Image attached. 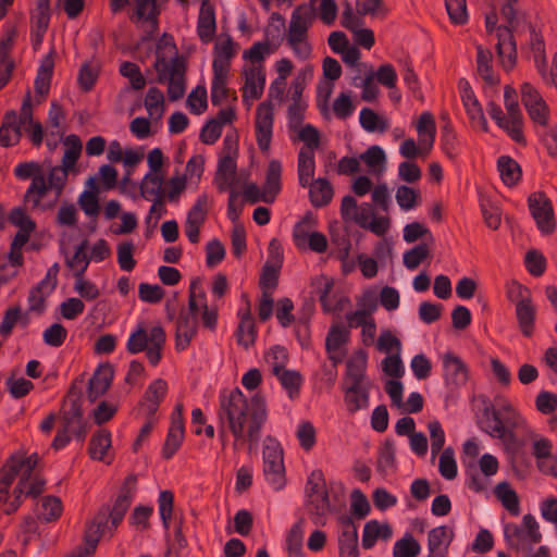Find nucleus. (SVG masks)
I'll use <instances>...</instances> for the list:
<instances>
[{
	"label": "nucleus",
	"instance_id": "nucleus-1",
	"mask_svg": "<svg viewBox=\"0 0 557 557\" xmlns=\"http://www.w3.org/2000/svg\"><path fill=\"white\" fill-rule=\"evenodd\" d=\"M219 418L228 429L236 442H248L257 445L261 437L268 411L265 398L256 393L250 400L236 387L228 395H221Z\"/></svg>",
	"mask_w": 557,
	"mask_h": 557
},
{
	"label": "nucleus",
	"instance_id": "nucleus-2",
	"mask_svg": "<svg viewBox=\"0 0 557 557\" xmlns=\"http://www.w3.org/2000/svg\"><path fill=\"white\" fill-rule=\"evenodd\" d=\"M39 456L24 451L12 454L0 469V484L9 487L18 478L16 487H44L48 481L38 469Z\"/></svg>",
	"mask_w": 557,
	"mask_h": 557
},
{
	"label": "nucleus",
	"instance_id": "nucleus-3",
	"mask_svg": "<svg viewBox=\"0 0 557 557\" xmlns=\"http://www.w3.org/2000/svg\"><path fill=\"white\" fill-rule=\"evenodd\" d=\"M70 172L61 165L52 166L47 178L42 174L28 186L23 203H32V209H51L62 196Z\"/></svg>",
	"mask_w": 557,
	"mask_h": 557
},
{
	"label": "nucleus",
	"instance_id": "nucleus-4",
	"mask_svg": "<svg viewBox=\"0 0 557 557\" xmlns=\"http://www.w3.org/2000/svg\"><path fill=\"white\" fill-rule=\"evenodd\" d=\"M157 72L156 82L168 83V97L170 101H177L183 98L186 90L187 62L183 55L173 57L170 61L159 57L153 63Z\"/></svg>",
	"mask_w": 557,
	"mask_h": 557
},
{
	"label": "nucleus",
	"instance_id": "nucleus-5",
	"mask_svg": "<svg viewBox=\"0 0 557 557\" xmlns=\"http://www.w3.org/2000/svg\"><path fill=\"white\" fill-rule=\"evenodd\" d=\"M504 537L507 545L519 552L530 550L542 541L540 524L535 517L524 515L521 524H504Z\"/></svg>",
	"mask_w": 557,
	"mask_h": 557
},
{
	"label": "nucleus",
	"instance_id": "nucleus-6",
	"mask_svg": "<svg viewBox=\"0 0 557 557\" xmlns=\"http://www.w3.org/2000/svg\"><path fill=\"white\" fill-rule=\"evenodd\" d=\"M314 20L313 9L298 5L292 13L287 41L295 54L307 59L311 53V46L308 42L301 45L308 36V28Z\"/></svg>",
	"mask_w": 557,
	"mask_h": 557
},
{
	"label": "nucleus",
	"instance_id": "nucleus-7",
	"mask_svg": "<svg viewBox=\"0 0 557 557\" xmlns=\"http://www.w3.org/2000/svg\"><path fill=\"white\" fill-rule=\"evenodd\" d=\"M418 146L412 138L405 139L399 148V152L407 159H414L419 154L426 156L431 151L436 134V124L431 112H423L418 121Z\"/></svg>",
	"mask_w": 557,
	"mask_h": 557
},
{
	"label": "nucleus",
	"instance_id": "nucleus-8",
	"mask_svg": "<svg viewBox=\"0 0 557 557\" xmlns=\"http://www.w3.org/2000/svg\"><path fill=\"white\" fill-rule=\"evenodd\" d=\"M528 206L537 228L544 235H549L556 230V220L550 199L544 191L532 193L528 197Z\"/></svg>",
	"mask_w": 557,
	"mask_h": 557
},
{
	"label": "nucleus",
	"instance_id": "nucleus-9",
	"mask_svg": "<svg viewBox=\"0 0 557 557\" xmlns=\"http://www.w3.org/2000/svg\"><path fill=\"white\" fill-rule=\"evenodd\" d=\"M507 25H500L497 30L496 52L500 59L502 65L505 71H510L517 63V45L513 37V32L518 27L517 10L515 9V20L510 22L506 20Z\"/></svg>",
	"mask_w": 557,
	"mask_h": 557
},
{
	"label": "nucleus",
	"instance_id": "nucleus-10",
	"mask_svg": "<svg viewBox=\"0 0 557 557\" xmlns=\"http://www.w3.org/2000/svg\"><path fill=\"white\" fill-rule=\"evenodd\" d=\"M274 362L272 363V372L278 379L282 386L287 391L289 398L294 399L300 393L302 384V375L296 370L285 369V361L288 358L287 351L282 346H275L271 349Z\"/></svg>",
	"mask_w": 557,
	"mask_h": 557
},
{
	"label": "nucleus",
	"instance_id": "nucleus-11",
	"mask_svg": "<svg viewBox=\"0 0 557 557\" xmlns=\"http://www.w3.org/2000/svg\"><path fill=\"white\" fill-rule=\"evenodd\" d=\"M274 108L271 100L258 104L256 110V139L261 152H268L272 140Z\"/></svg>",
	"mask_w": 557,
	"mask_h": 557
},
{
	"label": "nucleus",
	"instance_id": "nucleus-12",
	"mask_svg": "<svg viewBox=\"0 0 557 557\" xmlns=\"http://www.w3.org/2000/svg\"><path fill=\"white\" fill-rule=\"evenodd\" d=\"M264 473L271 476L270 481L278 486L285 485V467L283 460V449L278 442L269 440L263 447Z\"/></svg>",
	"mask_w": 557,
	"mask_h": 557
},
{
	"label": "nucleus",
	"instance_id": "nucleus-13",
	"mask_svg": "<svg viewBox=\"0 0 557 557\" xmlns=\"http://www.w3.org/2000/svg\"><path fill=\"white\" fill-rule=\"evenodd\" d=\"M185 435L183 404H177L171 417V424L162 446V458L171 459L182 446Z\"/></svg>",
	"mask_w": 557,
	"mask_h": 557
},
{
	"label": "nucleus",
	"instance_id": "nucleus-14",
	"mask_svg": "<svg viewBox=\"0 0 557 557\" xmlns=\"http://www.w3.org/2000/svg\"><path fill=\"white\" fill-rule=\"evenodd\" d=\"M16 36V27H8L0 40V90L11 81L15 70V61L11 53L15 45Z\"/></svg>",
	"mask_w": 557,
	"mask_h": 557
},
{
	"label": "nucleus",
	"instance_id": "nucleus-15",
	"mask_svg": "<svg viewBox=\"0 0 557 557\" xmlns=\"http://www.w3.org/2000/svg\"><path fill=\"white\" fill-rule=\"evenodd\" d=\"M28 497L34 500L35 512L41 521L52 522L58 520L63 512V505L59 497L40 495V490H28Z\"/></svg>",
	"mask_w": 557,
	"mask_h": 557
},
{
	"label": "nucleus",
	"instance_id": "nucleus-16",
	"mask_svg": "<svg viewBox=\"0 0 557 557\" xmlns=\"http://www.w3.org/2000/svg\"><path fill=\"white\" fill-rule=\"evenodd\" d=\"M479 426L493 438L505 441L515 438V433L507 429L500 418V412L494 406H488L483 409Z\"/></svg>",
	"mask_w": 557,
	"mask_h": 557
},
{
	"label": "nucleus",
	"instance_id": "nucleus-17",
	"mask_svg": "<svg viewBox=\"0 0 557 557\" xmlns=\"http://www.w3.org/2000/svg\"><path fill=\"white\" fill-rule=\"evenodd\" d=\"M53 70L54 50L52 49L42 58L34 82L35 101L38 104L42 103L49 95Z\"/></svg>",
	"mask_w": 557,
	"mask_h": 557
},
{
	"label": "nucleus",
	"instance_id": "nucleus-18",
	"mask_svg": "<svg viewBox=\"0 0 557 557\" xmlns=\"http://www.w3.org/2000/svg\"><path fill=\"white\" fill-rule=\"evenodd\" d=\"M25 206L13 208L8 215L9 222L18 227L11 244L20 248L29 240L30 234L36 230V222L27 214Z\"/></svg>",
	"mask_w": 557,
	"mask_h": 557
},
{
	"label": "nucleus",
	"instance_id": "nucleus-19",
	"mask_svg": "<svg viewBox=\"0 0 557 557\" xmlns=\"http://www.w3.org/2000/svg\"><path fill=\"white\" fill-rule=\"evenodd\" d=\"M498 470V460L495 456L484 454L478 461H469L466 466V473L471 479L472 487H484L485 480L494 475Z\"/></svg>",
	"mask_w": 557,
	"mask_h": 557
},
{
	"label": "nucleus",
	"instance_id": "nucleus-20",
	"mask_svg": "<svg viewBox=\"0 0 557 557\" xmlns=\"http://www.w3.org/2000/svg\"><path fill=\"white\" fill-rule=\"evenodd\" d=\"M131 496H128L127 494H121L114 499L112 505L101 507L99 512L90 522H95L102 512H106L104 522L107 523V525L104 534H111L113 530L116 529L117 525L122 522L126 511L131 506Z\"/></svg>",
	"mask_w": 557,
	"mask_h": 557
},
{
	"label": "nucleus",
	"instance_id": "nucleus-21",
	"mask_svg": "<svg viewBox=\"0 0 557 557\" xmlns=\"http://www.w3.org/2000/svg\"><path fill=\"white\" fill-rule=\"evenodd\" d=\"M113 375V366L109 362L100 364L97 368L88 382L87 398L90 403H95L109 391Z\"/></svg>",
	"mask_w": 557,
	"mask_h": 557
},
{
	"label": "nucleus",
	"instance_id": "nucleus-22",
	"mask_svg": "<svg viewBox=\"0 0 557 557\" xmlns=\"http://www.w3.org/2000/svg\"><path fill=\"white\" fill-rule=\"evenodd\" d=\"M349 337L348 329L339 324L331 325L325 338V350L333 366H337L344 360L346 351H339V348L348 343Z\"/></svg>",
	"mask_w": 557,
	"mask_h": 557
},
{
	"label": "nucleus",
	"instance_id": "nucleus-23",
	"mask_svg": "<svg viewBox=\"0 0 557 557\" xmlns=\"http://www.w3.org/2000/svg\"><path fill=\"white\" fill-rule=\"evenodd\" d=\"M104 513L102 512L95 522H89L84 534L85 546L70 553L65 557H89L97 548V545L104 535L107 523L104 522Z\"/></svg>",
	"mask_w": 557,
	"mask_h": 557
},
{
	"label": "nucleus",
	"instance_id": "nucleus-24",
	"mask_svg": "<svg viewBox=\"0 0 557 557\" xmlns=\"http://www.w3.org/2000/svg\"><path fill=\"white\" fill-rule=\"evenodd\" d=\"M216 33V21L215 10L210 0H202L198 22H197V34L199 39L208 44L212 41Z\"/></svg>",
	"mask_w": 557,
	"mask_h": 557
},
{
	"label": "nucleus",
	"instance_id": "nucleus-25",
	"mask_svg": "<svg viewBox=\"0 0 557 557\" xmlns=\"http://www.w3.org/2000/svg\"><path fill=\"white\" fill-rule=\"evenodd\" d=\"M237 163L234 156H222L219 159L214 183L220 193H224L237 183Z\"/></svg>",
	"mask_w": 557,
	"mask_h": 557
},
{
	"label": "nucleus",
	"instance_id": "nucleus-26",
	"mask_svg": "<svg viewBox=\"0 0 557 557\" xmlns=\"http://www.w3.org/2000/svg\"><path fill=\"white\" fill-rule=\"evenodd\" d=\"M198 321L183 308L176 320L175 347L177 350L186 349L193 337L197 334Z\"/></svg>",
	"mask_w": 557,
	"mask_h": 557
},
{
	"label": "nucleus",
	"instance_id": "nucleus-27",
	"mask_svg": "<svg viewBox=\"0 0 557 557\" xmlns=\"http://www.w3.org/2000/svg\"><path fill=\"white\" fill-rule=\"evenodd\" d=\"M453 537V530L445 525L430 530L428 535L429 557H446Z\"/></svg>",
	"mask_w": 557,
	"mask_h": 557
},
{
	"label": "nucleus",
	"instance_id": "nucleus-28",
	"mask_svg": "<svg viewBox=\"0 0 557 557\" xmlns=\"http://www.w3.org/2000/svg\"><path fill=\"white\" fill-rule=\"evenodd\" d=\"M443 366L445 379L455 385H463L469 379V370L460 357L453 352H446L443 356Z\"/></svg>",
	"mask_w": 557,
	"mask_h": 557
},
{
	"label": "nucleus",
	"instance_id": "nucleus-29",
	"mask_svg": "<svg viewBox=\"0 0 557 557\" xmlns=\"http://www.w3.org/2000/svg\"><path fill=\"white\" fill-rule=\"evenodd\" d=\"M212 70L211 102L213 106H220L230 95V89L226 86L230 67L222 66L219 59H213Z\"/></svg>",
	"mask_w": 557,
	"mask_h": 557
},
{
	"label": "nucleus",
	"instance_id": "nucleus-30",
	"mask_svg": "<svg viewBox=\"0 0 557 557\" xmlns=\"http://www.w3.org/2000/svg\"><path fill=\"white\" fill-rule=\"evenodd\" d=\"M111 448V432L108 429L97 430L90 437L88 455L91 459L103 461L110 465L112 458H108V450Z\"/></svg>",
	"mask_w": 557,
	"mask_h": 557
},
{
	"label": "nucleus",
	"instance_id": "nucleus-31",
	"mask_svg": "<svg viewBox=\"0 0 557 557\" xmlns=\"http://www.w3.org/2000/svg\"><path fill=\"white\" fill-rule=\"evenodd\" d=\"M536 309L532 299H521L516 305V318L519 329L525 337H531L535 327Z\"/></svg>",
	"mask_w": 557,
	"mask_h": 557
},
{
	"label": "nucleus",
	"instance_id": "nucleus-32",
	"mask_svg": "<svg viewBox=\"0 0 557 557\" xmlns=\"http://www.w3.org/2000/svg\"><path fill=\"white\" fill-rule=\"evenodd\" d=\"M21 123H26L30 126V140L34 146H40L44 137V128L40 122L33 120V103L29 89H27L23 98L21 107Z\"/></svg>",
	"mask_w": 557,
	"mask_h": 557
},
{
	"label": "nucleus",
	"instance_id": "nucleus-33",
	"mask_svg": "<svg viewBox=\"0 0 557 557\" xmlns=\"http://www.w3.org/2000/svg\"><path fill=\"white\" fill-rule=\"evenodd\" d=\"M67 398L70 399L71 404L70 408L63 411L62 421L63 426L70 430L73 425L84 421L82 408V391L72 384L67 392Z\"/></svg>",
	"mask_w": 557,
	"mask_h": 557
},
{
	"label": "nucleus",
	"instance_id": "nucleus-34",
	"mask_svg": "<svg viewBox=\"0 0 557 557\" xmlns=\"http://www.w3.org/2000/svg\"><path fill=\"white\" fill-rule=\"evenodd\" d=\"M508 117L507 122L509 125L508 136L520 145H525L527 140L523 135V116L519 108L518 100L509 103H505Z\"/></svg>",
	"mask_w": 557,
	"mask_h": 557
},
{
	"label": "nucleus",
	"instance_id": "nucleus-35",
	"mask_svg": "<svg viewBox=\"0 0 557 557\" xmlns=\"http://www.w3.org/2000/svg\"><path fill=\"white\" fill-rule=\"evenodd\" d=\"M367 352L359 349L346 363V380L350 384L361 385L366 377Z\"/></svg>",
	"mask_w": 557,
	"mask_h": 557
},
{
	"label": "nucleus",
	"instance_id": "nucleus-36",
	"mask_svg": "<svg viewBox=\"0 0 557 557\" xmlns=\"http://www.w3.org/2000/svg\"><path fill=\"white\" fill-rule=\"evenodd\" d=\"M334 190L331 183L326 178H318L309 188L310 202L315 208L329 205L333 198Z\"/></svg>",
	"mask_w": 557,
	"mask_h": 557
},
{
	"label": "nucleus",
	"instance_id": "nucleus-37",
	"mask_svg": "<svg viewBox=\"0 0 557 557\" xmlns=\"http://www.w3.org/2000/svg\"><path fill=\"white\" fill-rule=\"evenodd\" d=\"M344 389V400L350 413H355L359 409L368 407L369 392L367 388H363L361 385L349 384Z\"/></svg>",
	"mask_w": 557,
	"mask_h": 557
},
{
	"label": "nucleus",
	"instance_id": "nucleus-38",
	"mask_svg": "<svg viewBox=\"0 0 557 557\" xmlns=\"http://www.w3.org/2000/svg\"><path fill=\"white\" fill-rule=\"evenodd\" d=\"M281 175L282 164L278 160H271L269 162L265 181L262 186L264 194L270 195L271 202H274L277 194L281 191Z\"/></svg>",
	"mask_w": 557,
	"mask_h": 557
},
{
	"label": "nucleus",
	"instance_id": "nucleus-39",
	"mask_svg": "<svg viewBox=\"0 0 557 557\" xmlns=\"http://www.w3.org/2000/svg\"><path fill=\"white\" fill-rule=\"evenodd\" d=\"M64 146L66 147V149L62 157L61 166H63L64 169L71 171V172L72 171L77 172V170L75 168H76V162H77L78 158L81 157L82 149H83L82 140L77 135L71 134L65 137Z\"/></svg>",
	"mask_w": 557,
	"mask_h": 557
},
{
	"label": "nucleus",
	"instance_id": "nucleus-40",
	"mask_svg": "<svg viewBox=\"0 0 557 557\" xmlns=\"http://www.w3.org/2000/svg\"><path fill=\"white\" fill-rule=\"evenodd\" d=\"M497 166L502 181L506 186H515L520 181L521 168L511 157L502 156L497 161Z\"/></svg>",
	"mask_w": 557,
	"mask_h": 557
},
{
	"label": "nucleus",
	"instance_id": "nucleus-41",
	"mask_svg": "<svg viewBox=\"0 0 557 557\" xmlns=\"http://www.w3.org/2000/svg\"><path fill=\"white\" fill-rule=\"evenodd\" d=\"M315 170L314 152L301 148L298 153V180L302 187L309 186Z\"/></svg>",
	"mask_w": 557,
	"mask_h": 557
},
{
	"label": "nucleus",
	"instance_id": "nucleus-42",
	"mask_svg": "<svg viewBox=\"0 0 557 557\" xmlns=\"http://www.w3.org/2000/svg\"><path fill=\"white\" fill-rule=\"evenodd\" d=\"M476 64L478 73L487 85L495 86L499 83V79L493 75L492 52L490 50L478 46Z\"/></svg>",
	"mask_w": 557,
	"mask_h": 557
},
{
	"label": "nucleus",
	"instance_id": "nucleus-43",
	"mask_svg": "<svg viewBox=\"0 0 557 557\" xmlns=\"http://www.w3.org/2000/svg\"><path fill=\"white\" fill-rule=\"evenodd\" d=\"M28 497V490H0V510L4 513L15 511Z\"/></svg>",
	"mask_w": 557,
	"mask_h": 557
},
{
	"label": "nucleus",
	"instance_id": "nucleus-44",
	"mask_svg": "<svg viewBox=\"0 0 557 557\" xmlns=\"http://www.w3.org/2000/svg\"><path fill=\"white\" fill-rule=\"evenodd\" d=\"M308 503L309 510L318 517H324L331 511L327 490H310Z\"/></svg>",
	"mask_w": 557,
	"mask_h": 557
},
{
	"label": "nucleus",
	"instance_id": "nucleus-45",
	"mask_svg": "<svg viewBox=\"0 0 557 557\" xmlns=\"http://www.w3.org/2000/svg\"><path fill=\"white\" fill-rule=\"evenodd\" d=\"M421 552V545L412 536L406 533L401 539L395 542L393 547V557H417Z\"/></svg>",
	"mask_w": 557,
	"mask_h": 557
},
{
	"label": "nucleus",
	"instance_id": "nucleus-46",
	"mask_svg": "<svg viewBox=\"0 0 557 557\" xmlns=\"http://www.w3.org/2000/svg\"><path fill=\"white\" fill-rule=\"evenodd\" d=\"M395 447L394 443L386 440L379 451L377 471L383 475H387L395 470Z\"/></svg>",
	"mask_w": 557,
	"mask_h": 557
},
{
	"label": "nucleus",
	"instance_id": "nucleus-47",
	"mask_svg": "<svg viewBox=\"0 0 557 557\" xmlns=\"http://www.w3.org/2000/svg\"><path fill=\"white\" fill-rule=\"evenodd\" d=\"M281 264H273L265 262L262 267V271L259 278V286L262 293H273L278 285V276Z\"/></svg>",
	"mask_w": 557,
	"mask_h": 557
},
{
	"label": "nucleus",
	"instance_id": "nucleus-48",
	"mask_svg": "<svg viewBox=\"0 0 557 557\" xmlns=\"http://www.w3.org/2000/svg\"><path fill=\"white\" fill-rule=\"evenodd\" d=\"M463 107L467 111V114L469 115L471 121L478 120L481 128L483 132H488V124L484 116L483 109L481 107V103L479 102L478 98L474 94L463 96L461 98Z\"/></svg>",
	"mask_w": 557,
	"mask_h": 557
},
{
	"label": "nucleus",
	"instance_id": "nucleus-49",
	"mask_svg": "<svg viewBox=\"0 0 557 557\" xmlns=\"http://www.w3.org/2000/svg\"><path fill=\"white\" fill-rule=\"evenodd\" d=\"M338 542L341 557H358V533L355 528L344 530Z\"/></svg>",
	"mask_w": 557,
	"mask_h": 557
},
{
	"label": "nucleus",
	"instance_id": "nucleus-50",
	"mask_svg": "<svg viewBox=\"0 0 557 557\" xmlns=\"http://www.w3.org/2000/svg\"><path fill=\"white\" fill-rule=\"evenodd\" d=\"M324 280H325L324 286L319 292L320 293L319 300H320L323 311L326 313L342 311L344 309V306L350 302L349 298L342 297L336 301L334 307H331L329 305V294L332 292V289L334 287V281L326 276H324Z\"/></svg>",
	"mask_w": 557,
	"mask_h": 557
},
{
	"label": "nucleus",
	"instance_id": "nucleus-51",
	"mask_svg": "<svg viewBox=\"0 0 557 557\" xmlns=\"http://www.w3.org/2000/svg\"><path fill=\"white\" fill-rule=\"evenodd\" d=\"M360 159L373 170L375 173H382L384 171V164L386 162V154L380 146L369 147L361 156Z\"/></svg>",
	"mask_w": 557,
	"mask_h": 557
},
{
	"label": "nucleus",
	"instance_id": "nucleus-52",
	"mask_svg": "<svg viewBox=\"0 0 557 557\" xmlns=\"http://www.w3.org/2000/svg\"><path fill=\"white\" fill-rule=\"evenodd\" d=\"M209 211V197L207 194L200 195L195 205L187 213L186 223L202 225L206 221Z\"/></svg>",
	"mask_w": 557,
	"mask_h": 557
},
{
	"label": "nucleus",
	"instance_id": "nucleus-53",
	"mask_svg": "<svg viewBox=\"0 0 557 557\" xmlns=\"http://www.w3.org/2000/svg\"><path fill=\"white\" fill-rule=\"evenodd\" d=\"M257 67L250 66L244 70L245 86L243 88V100L246 102L250 99H260L262 97V86H258L256 82Z\"/></svg>",
	"mask_w": 557,
	"mask_h": 557
},
{
	"label": "nucleus",
	"instance_id": "nucleus-54",
	"mask_svg": "<svg viewBox=\"0 0 557 557\" xmlns=\"http://www.w3.org/2000/svg\"><path fill=\"white\" fill-rule=\"evenodd\" d=\"M430 257V248L426 243H420L404 253L403 262L409 270H413Z\"/></svg>",
	"mask_w": 557,
	"mask_h": 557
},
{
	"label": "nucleus",
	"instance_id": "nucleus-55",
	"mask_svg": "<svg viewBox=\"0 0 557 557\" xmlns=\"http://www.w3.org/2000/svg\"><path fill=\"white\" fill-rule=\"evenodd\" d=\"M186 104L194 114H201L208 108V95L203 85H198L188 95Z\"/></svg>",
	"mask_w": 557,
	"mask_h": 557
},
{
	"label": "nucleus",
	"instance_id": "nucleus-56",
	"mask_svg": "<svg viewBox=\"0 0 557 557\" xmlns=\"http://www.w3.org/2000/svg\"><path fill=\"white\" fill-rule=\"evenodd\" d=\"M120 74L129 79L131 86L135 90H140L146 86V79L141 74L139 66L134 62H122L120 65Z\"/></svg>",
	"mask_w": 557,
	"mask_h": 557
},
{
	"label": "nucleus",
	"instance_id": "nucleus-57",
	"mask_svg": "<svg viewBox=\"0 0 557 557\" xmlns=\"http://www.w3.org/2000/svg\"><path fill=\"white\" fill-rule=\"evenodd\" d=\"M441 145L444 153L449 159H456L458 156V138L449 122L442 128Z\"/></svg>",
	"mask_w": 557,
	"mask_h": 557
},
{
	"label": "nucleus",
	"instance_id": "nucleus-58",
	"mask_svg": "<svg viewBox=\"0 0 557 557\" xmlns=\"http://www.w3.org/2000/svg\"><path fill=\"white\" fill-rule=\"evenodd\" d=\"M163 183V173L149 172L144 176V180L139 186L140 195L149 199L154 194L164 193L161 188Z\"/></svg>",
	"mask_w": 557,
	"mask_h": 557
},
{
	"label": "nucleus",
	"instance_id": "nucleus-59",
	"mask_svg": "<svg viewBox=\"0 0 557 557\" xmlns=\"http://www.w3.org/2000/svg\"><path fill=\"white\" fill-rule=\"evenodd\" d=\"M360 124L368 132H385L387 122L381 119L376 112L370 108H363L360 112Z\"/></svg>",
	"mask_w": 557,
	"mask_h": 557
},
{
	"label": "nucleus",
	"instance_id": "nucleus-60",
	"mask_svg": "<svg viewBox=\"0 0 557 557\" xmlns=\"http://www.w3.org/2000/svg\"><path fill=\"white\" fill-rule=\"evenodd\" d=\"M51 293L44 288V283H38L30 288L28 295V310L41 314L46 309V299Z\"/></svg>",
	"mask_w": 557,
	"mask_h": 557
},
{
	"label": "nucleus",
	"instance_id": "nucleus-61",
	"mask_svg": "<svg viewBox=\"0 0 557 557\" xmlns=\"http://www.w3.org/2000/svg\"><path fill=\"white\" fill-rule=\"evenodd\" d=\"M438 471L446 480H453L457 476V463L451 447L443 449L440 456Z\"/></svg>",
	"mask_w": 557,
	"mask_h": 557
},
{
	"label": "nucleus",
	"instance_id": "nucleus-62",
	"mask_svg": "<svg viewBox=\"0 0 557 557\" xmlns=\"http://www.w3.org/2000/svg\"><path fill=\"white\" fill-rule=\"evenodd\" d=\"M445 7L451 23L463 25L468 21L466 0H445Z\"/></svg>",
	"mask_w": 557,
	"mask_h": 557
},
{
	"label": "nucleus",
	"instance_id": "nucleus-63",
	"mask_svg": "<svg viewBox=\"0 0 557 557\" xmlns=\"http://www.w3.org/2000/svg\"><path fill=\"white\" fill-rule=\"evenodd\" d=\"M135 246L132 242H123L117 245V262L123 271H132L136 265L134 259Z\"/></svg>",
	"mask_w": 557,
	"mask_h": 557
},
{
	"label": "nucleus",
	"instance_id": "nucleus-64",
	"mask_svg": "<svg viewBox=\"0 0 557 557\" xmlns=\"http://www.w3.org/2000/svg\"><path fill=\"white\" fill-rule=\"evenodd\" d=\"M286 548L289 557H305L302 549V531L299 525H294L286 539Z\"/></svg>",
	"mask_w": 557,
	"mask_h": 557
}]
</instances>
